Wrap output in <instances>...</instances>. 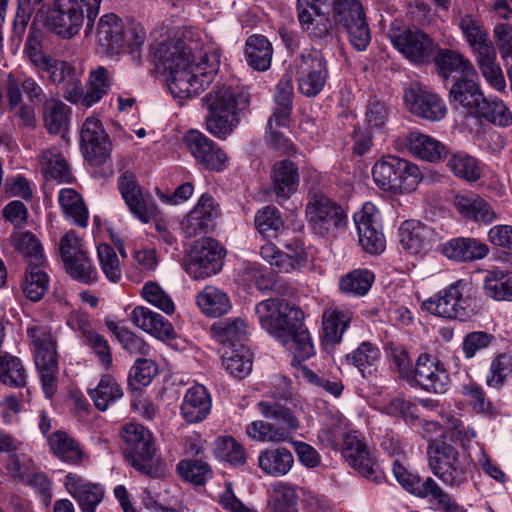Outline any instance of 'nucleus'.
<instances>
[{
	"mask_svg": "<svg viewBox=\"0 0 512 512\" xmlns=\"http://www.w3.org/2000/svg\"><path fill=\"white\" fill-rule=\"evenodd\" d=\"M152 60L158 69L167 73L168 89L182 105L199 95L212 82L220 63V54L204 50L202 42L191 31H186L179 38L154 46Z\"/></svg>",
	"mask_w": 512,
	"mask_h": 512,
	"instance_id": "f257e3e1",
	"label": "nucleus"
},
{
	"mask_svg": "<svg viewBox=\"0 0 512 512\" xmlns=\"http://www.w3.org/2000/svg\"><path fill=\"white\" fill-rule=\"evenodd\" d=\"M23 53L39 78L60 88L63 91L64 98L71 103H81L85 107H91L110 90L109 71L105 67L99 66L90 72L87 89L84 92L82 86L83 69L72 62L47 54L32 35L28 36Z\"/></svg>",
	"mask_w": 512,
	"mask_h": 512,
	"instance_id": "f03ea898",
	"label": "nucleus"
},
{
	"mask_svg": "<svg viewBox=\"0 0 512 512\" xmlns=\"http://www.w3.org/2000/svg\"><path fill=\"white\" fill-rule=\"evenodd\" d=\"M261 327L275 337L292 355L293 363L301 362L315 354L310 334L300 323V309L281 298H270L255 306Z\"/></svg>",
	"mask_w": 512,
	"mask_h": 512,
	"instance_id": "7ed1b4c3",
	"label": "nucleus"
},
{
	"mask_svg": "<svg viewBox=\"0 0 512 512\" xmlns=\"http://www.w3.org/2000/svg\"><path fill=\"white\" fill-rule=\"evenodd\" d=\"M208 113L206 129L219 139H226L240 122V113L248 108L249 94L239 86H215L203 98Z\"/></svg>",
	"mask_w": 512,
	"mask_h": 512,
	"instance_id": "20e7f679",
	"label": "nucleus"
},
{
	"mask_svg": "<svg viewBox=\"0 0 512 512\" xmlns=\"http://www.w3.org/2000/svg\"><path fill=\"white\" fill-rule=\"evenodd\" d=\"M122 438L127 444L126 459L143 475L158 478L166 473L165 463L154 459L155 447L149 430L137 423H128L122 428Z\"/></svg>",
	"mask_w": 512,
	"mask_h": 512,
	"instance_id": "39448f33",
	"label": "nucleus"
},
{
	"mask_svg": "<svg viewBox=\"0 0 512 512\" xmlns=\"http://www.w3.org/2000/svg\"><path fill=\"white\" fill-rule=\"evenodd\" d=\"M372 176L380 189L395 194L414 191L421 180L417 165L396 156L378 160L372 168Z\"/></svg>",
	"mask_w": 512,
	"mask_h": 512,
	"instance_id": "423d86ee",
	"label": "nucleus"
},
{
	"mask_svg": "<svg viewBox=\"0 0 512 512\" xmlns=\"http://www.w3.org/2000/svg\"><path fill=\"white\" fill-rule=\"evenodd\" d=\"M427 456L432 473L444 484L459 486L467 480L469 463L460 458L458 450L445 437L429 441Z\"/></svg>",
	"mask_w": 512,
	"mask_h": 512,
	"instance_id": "0eeeda50",
	"label": "nucleus"
},
{
	"mask_svg": "<svg viewBox=\"0 0 512 512\" xmlns=\"http://www.w3.org/2000/svg\"><path fill=\"white\" fill-rule=\"evenodd\" d=\"M306 218L320 235H334L347 225V213L342 205L320 192H310L305 208Z\"/></svg>",
	"mask_w": 512,
	"mask_h": 512,
	"instance_id": "6e6552de",
	"label": "nucleus"
},
{
	"mask_svg": "<svg viewBox=\"0 0 512 512\" xmlns=\"http://www.w3.org/2000/svg\"><path fill=\"white\" fill-rule=\"evenodd\" d=\"M334 19L337 25L345 29L354 49H367L371 42V31L359 0H334Z\"/></svg>",
	"mask_w": 512,
	"mask_h": 512,
	"instance_id": "1a4fd4ad",
	"label": "nucleus"
},
{
	"mask_svg": "<svg viewBox=\"0 0 512 512\" xmlns=\"http://www.w3.org/2000/svg\"><path fill=\"white\" fill-rule=\"evenodd\" d=\"M223 248L212 238L195 241L184 259L185 271L195 280L217 274L222 267Z\"/></svg>",
	"mask_w": 512,
	"mask_h": 512,
	"instance_id": "9d476101",
	"label": "nucleus"
},
{
	"mask_svg": "<svg viewBox=\"0 0 512 512\" xmlns=\"http://www.w3.org/2000/svg\"><path fill=\"white\" fill-rule=\"evenodd\" d=\"M388 37L392 45L413 64H425L432 60L437 44L424 32L392 26Z\"/></svg>",
	"mask_w": 512,
	"mask_h": 512,
	"instance_id": "9b49d317",
	"label": "nucleus"
},
{
	"mask_svg": "<svg viewBox=\"0 0 512 512\" xmlns=\"http://www.w3.org/2000/svg\"><path fill=\"white\" fill-rule=\"evenodd\" d=\"M295 71L299 91L307 97L318 95L329 77L327 60L319 52L302 53Z\"/></svg>",
	"mask_w": 512,
	"mask_h": 512,
	"instance_id": "f8f14e48",
	"label": "nucleus"
},
{
	"mask_svg": "<svg viewBox=\"0 0 512 512\" xmlns=\"http://www.w3.org/2000/svg\"><path fill=\"white\" fill-rule=\"evenodd\" d=\"M469 283L458 280L423 303L430 313L448 319L465 320L468 317V300L464 297Z\"/></svg>",
	"mask_w": 512,
	"mask_h": 512,
	"instance_id": "ddd939ff",
	"label": "nucleus"
},
{
	"mask_svg": "<svg viewBox=\"0 0 512 512\" xmlns=\"http://www.w3.org/2000/svg\"><path fill=\"white\" fill-rule=\"evenodd\" d=\"M118 188L131 214L142 223H149L158 213L157 205L148 192H144L132 172L125 171L118 179Z\"/></svg>",
	"mask_w": 512,
	"mask_h": 512,
	"instance_id": "4468645a",
	"label": "nucleus"
},
{
	"mask_svg": "<svg viewBox=\"0 0 512 512\" xmlns=\"http://www.w3.org/2000/svg\"><path fill=\"white\" fill-rule=\"evenodd\" d=\"M342 450L349 465L363 477L373 482L384 479L383 471L357 431L348 432L343 436Z\"/></svg>",
	"mask_w": 512,
	"mask_h": 512,
	"instance_id": "2eb2a0df",
	"label": "nucleus"
},
{
	"mask_svg": "<svg viewBox=\"0 0 512 512\" xmlns=\"http://www.w3.org/2000/svg\"><path fill=\"white\" fill-rule=\"evenodd\" d=\"M360 246L370 254H378L385 249V237L381 231V216L377 207L371 203L363 204L362 209L353 216Z\"/></svg>",
	"mask_w": 512,
	"mask_h": 512,
	"instance_id": "dca6fc26",
	"label": "nucleus"
},
{
	"mask_svg": "<svg viewBox=\"0 0 512 512\" xmlns=\"http://www.w3.org/2000/svg\"><path fill=\"white\" fill-rule=\"evenodd\" d=\"M183 144L196 163L211 171L220 172L227 167L226 153L214 141L197 130H190Z\"/></svg>",
	"mask_w": 512,
	"mask_h": 512,
	"instance_id": "f3484780",
	"label": "nucleus"
},
{
	"mask_svg": "<svg viewBox=\"0 0 512 512\" xmlns=\"http://www.w3.org/2000/svg\"><path fill=\"white\" fill-rule=\"evenodd\" d=\"M404 103L413 115L428 121H440L447 114L444 100L437 93L421 85H413L405 90Z\"/></svg>",
	"mask_w": 512,
	"mask_h": 512,
	"instance_id": "a211bd4d",
	"label": "nucleus"
},
{
	"mask_svg": "<svg viewBox=\"0 0 512 512\" xmlns=\"http://www.w3.org/2000/svg\"><path fill=\"white\" fill-rule=\"evenodd\" d=\"M84 22V13L77 0H54L47 19L48 27L62 38L76 35Z\"/></svg>",
	"mask_w": 512,
	"mask_h": 512,
	"instance_id": "6ab92c4d",
	"label": "nucleus"
},
{
	"mask_svg": "<svg viewBox=\"0 0 512 512\" xmlns=\"http://www.w3.org/2000/svg\"><path fill=\"white\" fill-rule=\"evenodd\" d=\"M81 149L93 165H100L110 155V142L99 119L88 117L80 131Z\"/></svg>",
	"mask_w": 512,
	"mask_h": 512,
	"instance_id": "aec40b11",
	"label": "nucleus"
},
{
	"mask_svg": "<svg viewBox=\"0 0 512 512\" xmlns=\"http://www.w3.org/2000/svg\"><path fill=\"white\" fill-rule=\"evenodd\" d=\"M284 247L285 251H281L275 244L266 243L260 248V255L278 272L289 273L306 265L307 253L300 241L293 240Z\"/></svg>",
	"mask_w": 512,
	"mask_h": 512,
	"instance_id": "412c9836",
	"label": "nucleus"
},
{
	"mask_svg": "<svg viewBox=\"0 0 512 512\" xmlns=\"http://www.w3.org/2000/svg\"><path fill=\"white\" fill-rule=\"evenodd\" d=\"M220 215L218 203L213 197L203 194L195 207L182 222V230L186 238L208 233Z\"/></svg>",
	"mask_w": 512,
	"mask_h": 512,
	"instance_id": "4be33fe9",
	"label": "nucleus"
},
{
	"mask_svg": "<svg viewBox=\"0 0 512 512\" xmlns=\"http://www.w3.org/2000/svg\"><path fill=\"white\" fill-rule=\"evenodd\" d=\"M414 379L423 390L436 394L445 393L450 384V377L444 365L426 354L420 355L417 359Z\"/></svg>",
	"mask_w": 512,
	"mask_h": 512,
	"instance_id": "5701e85b",
	"label": "nucleus"
},
{
	"mask_svg": "<svg viewBox=\"0 0 512 512\" xmlns=\"http://www.w3.org/2000/svg\"><path fill=\"white\" fill-rule=\"evenodd\" d=\"M34 361L38 370L58 368L56 341L46 326H31L27 329Z\"/></svg>",
	"mask_w": 512,
	"mask_h": 512,
	"instance_id": "b1692460",
	"label": "nucleus"
},
{
	"mask_svg": "<svg viewBox=\"0 0 512 512\" xmlns=\"http://www.w3.org/2000/svg\"><path fill=\"white\" fill-rule=\"evenodd\" d=\"M64 486L77 501L82 512H95L104 497V489L101 485L89 482L73 473L65 476Z\"/></svg>",
	"mask_w": 512,
	"mask_h": 512,
	"instance_id": "393cba45",
	"label": "nucleus"
},
{
	"mask_svg": "<svg viewBox=\"0 0 512 512\" xmlns=\"http://www.w3.org/2000/svg\"><path fill=\"white\" fill-rule=\"evenodd\" d=\"M271 189L278 201H286L298 190L299 170L290 160H281L273 164L270 171Z\"/></svg>",
	"mask_w": 512,
	"mask_h": 512,
	"instance_id": "a878e982",
	"label": "nucleus"
},
{
	"mask_svg": "<svg viewBox=\"0 0 512 512\" xmlns=\"http://www.w3.org/2000/svg\"><path fill=\"white\" fill-rule=\"evenodd\" d=\"M212 398L205 386L197 384L187 389L180 405V414L189 424L204 421L210 414Z\"/></svg>",
	"mask_w": 512,
	"mask_h": 512,
	"instance_id": "bb28decb",
	"label": "nucleus"
},
{
	"mask_svg": "<svg viewBox=\"0 0 512 512\" xmlns=\"http://www.w3.org/2000/svg\"><path fill=\"white\" fill-rule=\"evenodd\" d=\"M400 244L409 253L418 254L431 249L437 235L426 225L415 220L404 221L399 228Z\"/></svg>",
	"mask_w": 512,
	"mask_h": 512,
	"instance_id": "cd10ccee",
	"label": "nucleus"
},
{
	"mask_svg": "<svg viewBox=\"0 0 512 512\" xmlns=\"http://www.w3.org/2000/svg\"><path fill=\"white\" fill-rule=\"evenodd\" d=\"M454 205L462 217L478 224L488 225L497 220L491 204L477 194H459L454 199Z\"/></svg>",
	"mask_w": 512,
	"mask_h": 512,
	"instance_id": "c85d7f7f",
	"label": "nucleus"
},
{
	"mask_svg": "<svg viewBox=\"0 0 512 512\" xmlns=\"http://www.w3.org/2000/svg\"><path fill=\"white\" fill-rule=\"evenodd\" d=\"M130 320L136 327L160 340L171 339L175 333L167 319L145 306H136L130 313Z\"/></svg>",
	"mask_w": 512,
	"mask_h": 512,
	"instance_id": "c756f323",
	"label": "nucleus"
},
{
	"mask_svg": "<svg viewBox=\"0 0 512 512\" xmlns=\"http://www.w3.org/2000/svg\"><path fill=\"white\" fill-rule=\"evenodd\" d=\"M406 144L411 154L431 163L440 162L448 154V149L442 142L418 131L407 135Z\"/></svg>",
	"mask_w": 512,
	"mask_h": 512,
	"instance_id": "7c9ffc66",
	"label": "nucleus"
},
{
	"mask_svg": "<svg viewBox=\"0 0 512 512\" xmlns=\"http://www.w3.org/2000/svg\"><path fill=\"white\" fill-rule=\"evenodd\" d=\"M484 97L480 85L467 77L457 79L450 89L452 103L466 109L473 115H476L479 111Z\"/></svg>",
	"mask_w": 512,
	"mask_h": 512,
	"instance_id": "2f4dec72",
	"label": "nucleus"
},
{
	"mask_svg": "<svg viewBox=\"0 0 512 512\" xmlns=\"http://www.w3.org/2000/svg\"><path fill=\"white\" fill-rule=\"evenodd\" d=\"M352 316V311L346 307L330 306L326 308L322 315L325 341L330 344L339 343L350 325Z\"/></svg>",
	"mask_w": 512,
	"mask_h": 512,
	"instance_id": "473e14b6",
	"label": "nucleus"
},
{
	"mask_svg": "<svg viewBox=\"0 0 512 512\" xmlns=\"http://www.w3.org/2000/svg\"><path fill=\"white\" fill-rule=\"evenodd\" d=\"M97 40L106 53H118L124 47L122 22L115 14H105L100 18Z\"/></svg>",
	"mask_w": 512,
	"mask_h": 512,
	"instance_id": "72a5a7b5",
	"label": "nucleus"
},
{
	"mask_svg": "<svg viewBox=\"0 0 512 512\" xmlns=\"http://www.w3.org/2000/svg\"><path fill=\"white\" fill-rule=\"evenodd\" d=\"M437 73L446 79L453 73L459 74L461 78L468 77L475 73L471 61L457 51L450 49L440 50L432 57Z\"/></svg>",
	"mask_w": 512,
	"mask_h": 512,
	"instance_id": "f704fd0d",
	"label": "nucleus"
},
{
	"mask_svg": "<svg viewBox=\"0 0 512 512\" xmlns=\"http://www.w3.org/2000/svg\"><path fill=\"white\" fill-rule=\"evenodd\" d=\"M48 443L53 454L65 463L82 465L87 459L79 442L66 432H53L48 438Z\"/></svg>",
	"mask_w": 512,
	"mask_h": 512,
	"instance_id": "c9c22d12",
	"label": "nucleus"
},
{
	"mask_svg": "<svg viewBox=\"0 0 512 512\" xmlns=\"http://www.w3.org/2000/svg\"><path fill=\"white\" fill-rule=\"evenodd\" d=\"M488 252V246L475 238H455L443 246L444 255L457 261L482 259Z\"/></svg>",
	"mask_w": 512,
	"mask_h": 512,
	"instance_id": "e433bc0d",
	"label": "nucleus"
},
{
	"mask_svg": "<svg viewBox=\"0 0 512 512\" xmlns=\"http://www.w3.org/2000/svg\"><path fill=\"white\" fill-rule=\"evenodd\" d=\"M294 464L292 453L285 447L267 448L259 452V468L267 475H286Z\"/></svg>",
	"mask_w": 512,
	"mask_h": 512,
	"instance_id": "4c0bfd02",
	"label": "nucleus"
},
{
	"mask_svg": "<svg viewBox=\"0 0 512 512\" xmlns=\"http://www.w3.org/2000/svg\"><path fill=\"white\" fill-rule=\"evenodd\" d=\"M22 93L32 103L41 102L45 97L44 89L33 77L26 76L19 84L16 78L9 74L7 78V98L11 109L22 103Z\"/></svg>",
	"mask_w": 512,
	"mask_h": 512,
	"instance_id": "58836bf2",
	"label": "nucleus"
},
{
	"mask_svg": "<svg viewBox=\"0 0 512 512\" xmlns=\"http://www.w3.org/2000/svg\"><path fill=\"white\" fill-rule=\"evenodd\" d=\"M460 29L474 56L494 48L484 23L472 15H465L460 20Z\"/></svg>",
	"mask_w": 512,
	"mask_h": 512,
	"instance_id": "ea45409f",
	"label": "nucleus"
},
{
	"mask_svg": "<svg viewBox=\"0 0 512 512\" xmlns=\"http://www.w3.org/2000/svg\"><path fill=\"white\" fill-rule=\"evenodd\" d=\"M273 56L272 44L259 34L250 36L245 44V60L252 69L266 71L271 66Z\"/></svg>",
	"mask_w": 512,
	"mask_h": 512,
	"instance_id": "a19ab883",
	"label": "nucleus"
},
{
	"mask_svg": "<svg viewBox=\"0 0 512 512\" xmlns=\"http://www.w3.org/2000/svg\"><path fill=\"white\" fill-rule=\"evenodd\" d=\"M380 357L379 348L371 342L364 341L345 356V361L357 368L364 378H369L377 371Z\"/></svg>",
	"mask_w": 512,
	"mask_h": 512,
	"instance_id": "79ce46f5",
	"label": "nucleus"
},
{
	"mask_svg": "<svg viewBox=\"0 0 512 512\" xmlns=\"http://www.w3.org/2000/svg\"><path fill=\"white\" fill-rule=\"evenodd\" d=\"M256 407L262 417L273 420L276 423V428L287 433L288 440L292 432L299 428V420L292 410L278 402L260 401Z\"/></svg>",
	"mask_w": 512,
	"mask_h": 512,
	"instance_id": "37998d69",
	"label": "nucleus"
},
{
	"mask_svg": "<svg viewBox=\"0 0 512 512\" xmlns=\"http://www.w3.org/2000/svg\"><path fill=\"white\" fill-rule=\"evenodd\" d=\"M201 312L208 317H220L231 309L228 295L221 289L208 285L196 297Z\"/></svg>",
	"mask_w": 512,
	"mask_h": 512,
	"instance_id": "c03bdc74",
	"label": "nucleus"
},
{
	"mask_svg": "<svg viewBox=\"0 0 512 512\" xmlns=\"http://www.w3.org/2000/svg\"><path fill=\"white\" fill-rule=\"evenodd\" d=\"M477 67L487 84L498 92L506 88V81L500 64L497 61L496 48L475 55Z\"/></svg>",
	"mask_w": 512,
	"mask_h": 512,
	"instance_id": "a18cd8bd",
	"label": "nucleus"
},
{
	"mask_svg": "<svg viewBox=\"0 0 512 512\" xmlns=\"http://www.w3.org/2000/svg\"><path fill=\"white\" fill-rule=\"evenodd\" d=\"M248 325L245 319L236 317L214 323L211 327L213 337L223 345L235 348L236 343L245 340Z\"/></svg>",
	"mask_w": 512,
	"mask_h": 512,
	"instance_id": "49530a36",
	"label": "nucleus"
},
{
	"mask_svg": "<svg viewBox=\"0 0 512 512\" xmlns=\"http://www.w3.org/2000/svg\"><path fill=\"white\" fill-rule=\"evenodd\" d=\"M9 243L29 264H45L42 245L33 233L15 230L10 235Z\"/></svg>",
	"mask_w": 512,
	"mask_h": 512,
	"instance_id": "de8ad7c7",
	"label": "nucleus"
},
{
	"mask_svg": "<svg viewBox=\"0 0 512 512\" xmlns=\"http://www.w3.org/2000/svg\"><path fill=\"white\" fill-rule=\"evenodd\" d=\"M222 365L231 376L242 379L252 370V355L242 344L235 348L228 347L223 352Z\"/></svg>",
	"mask_w": 512,
	"mask_h": 512,
	"instance_id": "09e8293b",
	"label": "nucleus"
},
{
	"mask_svg": "<svg viewBox=\"0 0 512 512\" xmlns=\"http://www.w3.org/2000/svg\"><path fill=\"white\" fill-rule=\"evenodd\" d=\"M49 287V277L44 271V264H28L22 282L25 296L33 302L40 301Z\"/></svg>",
	"mask_w": 512,
	"mask_h": 512,
	"instance_id": "8fccbe9b",
	"label": "nucleus"
},
{
	"mask_svg": "<svg viewBox=\"0 0 512 512\" xmlns=\"http://www.w3.org/2000/svg\"><path fill=\"white\" fill-rule=\"evenodd\" d=\"M95 406L100 411H105L108 407L116 403L123 396V389L110 375H104L97 386L88 391Z\"/></svg>",
	"mask_w": 512,
	"mask_h": 512,
	"instance_id": "3c124183",
	"label": "nucleus"
},
{
	"mask_svg": "<svg viewBox=\"0 0 512 512\" xmlns=\"http://www.w3.org/2000/svg\"><path fill=\"white\" fill-rule=\"evenodd\" d=\"M293 85L291 77L284 75L276 85L274 99L276 107L272 113L277 126H287L292 112Z\"/></svg>",
	"mask_w": 512,
	"mask_h": 512,
	"instance_id": "603ef678",
	"label": "nucleus"
},
{
	"mask_svg": "<svg viewBox=\"0 0 512 512\" xmlns=\"http://www.w3.org/2000/svg\"><path fill=\"white\" fill-rule=\"evenodd\" d=\"M300 488L286 482H277L272 487L269 503L271 512H298Z\"/></svg>",
	"mask_w": 512,
	"mask_h": 512,
	"instance_id": "864d4df0",
	"label": "nucleus"
},
{
	"mask_svg": "<svg viewBox=\"0 0 512 512\" xmlns=\"http://www.w3.org/2000/svg\"><path fill=\"white\" fill-rule=\"evenodd\" d=\"M300 26L315 45L323 48L335 42L334 29L330 21L321 13L320 16H316V13H309L307 21L300 23Z\"/></svg>",
	"mask_w": 512,
	"mask_h": 512,
	"instance_id": "5fc2aeb1",
	"label": "nucleus"
},
{
	"mask_svg": "<svg viewBox=\"0 0 512 512\" xmlns=\"http://www.w3.org/2000/svg\"><path fill=\"white\" fill-rule=\"evenodd\" d=\"M27 373L22 361L8 352L0 351V382L19 388L26 384Z\"/></svg>",
	"mask_w": 512,
	"mask_h": 512,
	"instance_id": "6e6d98bb",
	"label": "nucleus"
},
{
	"mask_svg": "<svg viewBox=\"0 0 512 512\" xmlns=\"http://www.w3.org/2000/svg\"><path fill=\"white\" fill-rule=\"evenodd\" d=\"M374 282V274L368 269H354L339 280L342 293L361 297L368 293Z\"/></svg>",
	"mask_w": 512,
	"mask_h": 512,
	"instance_id": "4d7b16f0",
	"label": "nucleus"
},
{
	"mask_svg": "<svg viewBox=\"0 0 512 512\" xmlns=\"http://www.w3.org/2000/svg\"><path fill=\"white\" fill-rule=\"evenodd\" d=\"M512 274L494 268L488 270L483 278V290L487 297L496 301H507Z\"/></svg>",
	"mask_w": 512,
	"mask_h": 512,
	"instance_id": "13d9d810",
	"label": "nucleus"
},
{
	"mask_svg": "<svg viewBox=\"0 0 512 512\" xmlns=\"http://www.w3.org/2000/svg\"><path fill=\"white\" fill-rule=\"evenodd\" d=\"M447 167L456 177L467 182H475L481 177L478 161L463 151L452 153L447 160Z\"/></svg>",
	"mask_w": 512,
	"mask_h": 512,
	"instance_id": "bf43d9fd",
	"label": "nucleus"
},
{
	"mask_svg": "<svg viewBox=\"0 0 512 512\" xmlns=\"http://www.w3.org/2000/svg\"><path fill=\"white\" fill-rule=\"evenodd\" d=\"M58 201L64 214L70 217L73 222L86 227L88 222V211L81 196L73 189L65 188L59 192Z\"/></svg>",
	"mask_w": 512,
	"mask_h": 512,
	"instance_id": "052dcab7",
	"label": "nucleus"
},
{
	"mask_svg": "<svg viewBox=\"0 0 512 512\" xmlns=\"http://www.w3.org/2000/svg\"><path fill=\"white\" fill-rule=\"evenodd\" d=\"M70 113V107L61 100L56 98L46 100L43 107V116L48 131L57 134L64 129L68 124Z\"/></svg>",
	"mask_w": 512,
	"mask_h": 512,
	"instance_id": "680f3d73",
	"label": "nucleus"
},
{
	"mask_svg": "<svg viewBox=\"0 0 512 512\" xmlns=\"http://www.w3.org/2000/svg\"><path fill=\"white\" fill-rule=\"evenodd\" d=\"M476 116L503 127L509 126L512 123L511 111L506 104L497 97H484Z\"/></svg>",
	"mask_w": 512,
	"mask_h": 512,
	"instance_id": "e2e57ef3",
	"label": "nucleus"
},
{
	"mask_svg": "<svg viewBox=\"0 0 512 512\" xmlns=\"http://www.w3.org/2000/svg\"><path fill=\"white\" fill-rule=\"evenodd\" d=\"M97 257L106 279L112 283H119L122 279L123 265L115 249L109 244L102 243L97 247Z\"/></svg>",
	"mask_w": 512,
	"mask_h": 512,
	"instance_id": "0e129e2a",
	"label": "nucleus"
},
{
	"mask_svg": "<svg viewBox=\"0 0 512 512\" xmlns=\"http://www.w3.org/2000/svg\"><path fill=\"white\" fill-rule=\"evenodd\" d=\"M67 273L74 279L83 284H95L99 275L96 267L93 265L88 253L80 254L79 257L64 263Z\"/></svg>",
	"mask_w": 512,
	"mask_h": 512,
	"instance_id": "69168bd1",
	"label": "nucleus"
},
{
	"mask_svg": "<svg viewBox=\"0 0 512 512\" xmlns=\"http://www.w3.org/2000/svg\"><path fill=\"white\" fill-rule=\"evenodd\" d=\"M246 434L250 439L262 443H280L288 441L286 432L276 428L274 424L263 420L252 421L246 427Z\"/></svg>",
	"mask_w": 512,
	"mask_h": 512,
	"instance_id": "338daca9",
	"label": "nucleus"
},
{
	"mask_svg": "<svg viewBox=\"0 0 512 512\" xmlns=\"http://www.w3.org/2000/svg\"><path fill=\"white\" fill-rule=\"evenodd\" d=\"M181 478L195 485H203L212 477V469L201 459L182 460L177 464Z\"/></svg>",
	"mask_w": 512,
	"mask_h": 512,
	"instance_id": "774afa93",
	"label": "nucleus"
}]
</instances>
